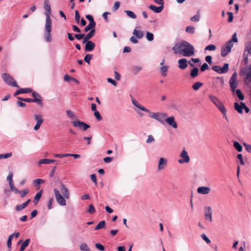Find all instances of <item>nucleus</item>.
I'll return each mask as SVG.
<instances>
[{
  "mask_svg": "<svg viewBox=\"0 0 251 251\" xmlns=\"http://www.w3.org/2000/svg\"><path fill=\"white\" fill-rule=\"evenodd\" d=\"M244 52L248 54H251V41H248L246 43Z\"/></svg>",
  "mask_w": 251,
  "mask_h": 251,
  "instance_id": "c85d7f7f",
  "label": "nucleus"
},
{
  "mask_svg": "<svg viewBox=\"0 0 251 251\" xmlns=\"http://www.w3.org/2000/svg\"><path fill=\"white\" fill-rule=\"evenodd\" d=\"M125 12L126 13L127 16L131 18L132 19H136V15L131 11L127 10L125 11Z\"/></svg>",
  "mask_w": 251,
  "mask_h": 251,
  "instance_id": "49530a36",
  "label": "nucleus"
},
{
  "mask_svg": "<svg viewBox=\"0 0 251 251\" xmlns=\"http://www.w3.org/2000/svg\"><path fill=\"white\" fill-rule=\"evenodd\" d=\"M146 38L149 41H152L154 39L153 34L152 33L150 32L149 31H147L146 33Z\"/></svg>",
  "mask_w": 251,
  "mask_h": 251,
  "instance_id": "a18cd8bd",
  "label": "nucleus"
},
{
  "mask_svg": "<svg viewBox=\"0 0 251 251\" xmlns=\"http://www.w3.org/2000/svg\"><path fill=\"white\" fill-rule=\"evenodd\" d=\"M80 16L79 14V12L77 10H75V20L76 22L78 23L80 21Z\"/></svg>",
  "mask_w": 251,
  "mask_h": 251,
  "instance_id": "bf43d9fd",
  "label": "nucleus"
},
{
  "mask_svg": "<svg viewBox=\"0 0 251 251\" xmlns=\"http://www.w3.org/2000/svg\"><path fill=\"white\" fill-rule=\"evenodd\" d=\"M203 85V83L200 82H195L193 85L192 86V88L194 90L197 91Z\"/></svg>",
  "mask_w": 251,
  "mask_h": 251,
  "instance_id": "72a5a7b5",
  "label": "nucleus"
},
{
  "mask_svg": "<svg viewBox=\"0 0 251 251\" xmlns=\"http://www.w3.org/2000/svg\"><path fill=\"white\" fill-rule=\"evenodd\" d=\"M95 34V29H92L91 30L90 32H89L85 36H84V38L82 40V43L83 44L89 41V39H91Z\"/></svg>",
  "mask_w": 251,
  "mask_h": 251,
  "instance_id": "a211bd4d",
  "label": "nucleus"
},
{
  "mask_svg": "<svg viewBox=\"0 0 251 251\" xmlns=\"http://www.w3.org/2000/svg\"><path fill=\"white\" fill-rule=\"evenodd\" d=\"M44 8L46 10V23L45 28L44 37L45 40L50 42L52 40L51 31L52 30V20L50 18L51 7L49 0H45Z\"/></svg>",
  "mask_w": 251,
  "mask_h": 251,
  "instance_id": "f257e3e1",
  "label": "nucleus"
},
{
  "mask_svg": "<svg viewBox=\"0 0 251 251\" xmlns=\"http://www.w3.org/2000/svg\"><path fill=\"white\" fill-rule=\"evenodd\" d=\"M95 246L98 250L103 251L104 250V247L101 244L97 243L95 244Z\"/></svg>",
  "mask_w": 251,
  "mask_h": 251,
  "instance_id": "774afa93",
  "label": "nucleus"
},
{
  "mask_svg": "<svg viewBox=\"0 0 251 251\" xmlns=\"http://www.w3.org/2000/svg\"><path fill=\"white\" fill-rule=\"evenodd\" d=\"M244 146L246 151L248 152L251 153V145L248 144L247 143H244Z\"/></svg>",
  "mask_w": 251,
  "mask_h": 251,
  "instance_id": "69168bd1",
  "label": "nucleus"
},
{
  "mask_svg": "<svg viewBox=\"0 0 251 251\" xmlns=\"http://www.w3.org/2000/svg\"><path fill=\"white\" fill-rule=\"evenodd\" d=\"M216 46L214 45L211 44L206 47L205 50H216Z\"/></svg>",
  "mask_w": 251,
  "mask_h": 251,
  "instance_id": "3c124183",
  "label": "nucleus"
},
{
  "mask_svg": "<svg viewBox=\"0 0 251 251\" xmlns=\"http://www.w3.org/2000/svg\"><path fill=\"white\" fill-rule=\"evenodd\" d=\"M105 226V222L104 221H100L98 225L95 227V230H97L102 228H104Z\"/></svg>",
  "mask_w": 251,
  "mask_h": 251,
  "instance_id": "e433bc0d",
  "label": "nucleus"
},
{
  "mask_svg": "<svg viewBox=\"0 0 251 251\" xmlns=\"http://www.w3.org/2000/svg\"><path fill=\"white\" fill-rule=\"evenodd\" d=\"M66 113L69 116V117L71 119L74 120L76 119V116L71 110H67L66 111Z\"/></svg>",
  "mask_w": 251,
  "mask_h": 251,
  "instance_id": "79ce46f5",
  "label": "nucleus"
},
{
  "mask_svg": "<svg viewBox=\"0 0 251 251\" xmlns=\"http://www.w3.org/2000/svg\"><path fill=\"white\" fill-rule=\"evenodd\" d=\"M218 109L221 112V113L223 115V117L226 119V120L228 122V118L226 116V109L224 105L223 102L221 103L218 107H217Z\"/></svg>",
  "mask_w": 251,
  "mask_h": 251,
  "instance_id": "b1692460",
  "label": "nucleus"
},
{
  "mask_svg": "<svg viewBox=\"0 0 251 251\" xmlns=\"http://www.w3.org/2000/svg\"><path fill=\"white\" fill-rule=\"evenodd\" d=\"M53 201V199L52 198H50L48 203V207L49 209H51L52 208V204Z\"/></svg>",
  "mask_w": 251,
  "mask_h": 251,
  "instance_id": "052dcab7",
  "label": "nucleus"
},
{
  "mask_svg": "<svg viewBox=\"0 0 251 251\" xmlns=\"http://www.w3.org/2000/svg\"><path fill=\"white\" fill-rule=\"evenodd\" d=\"M182 159H178V162L179 163H188L190 161V158L185 150H183L180 155Z\"/></svg>",
  "mask_w": 251,
  "mask_h": 251,
  "instance_id": "f8f14e48",
  "label": "nucleus"
},
{
  "mask_svg": "<svg viewBox=\"0 0 251 251\" xmlns=\"http://www.w3.org/2000/svg\"><path fill=\"white\" fill-rule=\"evenodd\" d=\"M93 55L87 54L84 57V61L87 62L88 64H90V60L92 58Z\"/></svg>",
  "mask_w": 251,
  "mask_h": 251,
  "instance_id": "8fccbe9b",
  "label": "nucleus"
},
{
  "mask_svg": "<svg viewBox=\"0 0 251 251\" xmlns=\"http://www.w3.org/2000/svg\"><path fill=\"white\" fill-rule=\"evenodd\" d=\"M72 124L74 126L81 128L84 131H86L90 127L88 125L80 121L72 122Z\"/></svg>",
  "mask_w": 251,
  "mask_h": 251,
  "instance_id": "9d476101",
  "label": "nucleus"
},
{
  "mask_svg": "<svg viewBox=\"0 0 251 251\" xmlns=\"http://www.w3.org/2000/svg\"><path fill=\"white\" fill-rule=\"evenodd\" d=\"M184 41L181 42L180 44L176 45L173 48V50L175 54H181L182 55V51L183 47H184Z\"/></svg>",
  "mask_w": 251,
  "mask_h": 251,
  "instance_id": "4468645a",
  "label": "nucleus"
},
{
  "mask_svg": "<svg viewBox=\"0 0 251 251\" xmlns=\"http://www.w3.org/2000/svg\"><path fill=\"white\" fill-rule=\"evenodd\" d=\"M13 173L12 172H10L7 177V180L8 181L9 183H11L13 182Z\"/></svg>",
  "mask_w": 251,
  "mask_h": 251,
  "instance_id": "4d7b16f0",
  "label": "nucleus"
},
{
  "mask_svg": "<svg viewBox=\"0 0 251 251\" xmlns=\"http://www.w3.org/2000/svg\"><path fill=\"white\" fill-rule=\"evenodd\" d=\"M30 200H28L26 202H24V203L21 204V205H17L16 206V210L18 211H21L22 209H24L25 207L27 206L28 203L30 202Z\"/></svg>",
  "mask_w": 251,
  "mask_h": 251,
  "instance_id": "bb28decb",
  "label": "nucleus"
},
{
  "mask_svg": "<svg viewBox=\"0 0 251 251\" xmlns=\"http://www.w3.org/2000/svg\"><path fill=\"white\" fill-rule=\"evenodd\" d=\"M169 68V66H163L160 68V73L162 76L165 77L167 75V72Z\"/></svg>",
  "mask_w": 251,
  "mask_h": 251,
  "instance_id": "473e14b6",
  "label": "nucleus"
},
{
  "mask_svg": "<svg viewBox=\"0 0 251 251\" xmlns=\"http://www.w3.org/2000/svg\"><path fill=\"white\" fill-rule=\"evenodd\" d=\"M147 112L149 114V116L151 118L158 121L159 122H160L162 124H164V120L167 117V114L165 113H162V112L153 113V112H151L150 110H149V112Z\"/></svg>",
  "mask_w": 251,
  "mask_h": 251,
  "instance_id": "0eeeda50",
  "label": "nucleus"
},
{
  "mask_svg": "<svg viewBox=\"0 0 251 251\" xmlns=\"http://www.w3.org/2000/svg\"><path fill=\"white\" fill-rule=\"evenodd\" d=\"M34 119L37 122L36 125L34 127L35 130H37L40 128L41 124L43 123L44 120L43 116L40 114H35L34 115Z\"/></svg>",
  "mask_w": 251,
  "mask_h": 251,
  "instance_id": "9b49d317",
  "label": "nucleus"
},
{
  "mask_svg": "<svg viewBox=\"0 0 251 251\" xmlns=\"http://www.w3.org/2000/svg\"><path fill=\"white\" fill-rule=\"evenodd\" d=\"M164 121H165L168 124L172 126L173 128H176L177 127V123L175 121L174 116H171L166 119L165 118Z\"/></svg>",
  "mask_w": 251,
  "mask_h": 251,
  "instance_id": "2eb2a0df",
  "label": "nucleus"
},
{
  "mask_svg": "<svg viewBox=\"0 0 251 251\" xmlns=\"http://www.w3.org/2000/svg\"><path fill=\"white\" fill-rule=\"evenodd\" d=\"M242 103L243 102H241L240 105H239L237 102H235L234 104V109L240 114L243 113V106H242Z\"/></svg>",
  "mask_w": 251,
  "mask_h": 251,
  "instance_id": "c756f323",
  "label": "nucleus"
},
{
  "mask_svg": "<svg viewBox=\"0 0 251 251\" xmlns=\"http://www.w3.org/2000/svg\"><path fill=\"white\" fill-rule=\"evenodd\" d=\"M12 155V153L11 152L0 154V159L9 158L11 157Z\"/></svg>",
  "mask_w": 251,
  "mask_h": 251,
  "instance_id": "864d4df0",
  "label": "nucleus"
},
{
  "mask_svg": "<svg viewBox=\"0 0 251 251\" xmlns=\"http://www.w3.org/2000/svg\"><path fill=\"white\" fill-rule=\"evenodd\" d=\"M17 98L20 100L27 102H34V101H37V100H33L30 98H22L20 97H18Z\"/></svg>",
  "mask_w": 251,
  "mask_h": 251,
  "instance_id": "37998d69",
  "label": "nucleus"
},
{
  "mask_svg": "<svg viewBox=\"0 0 251 251\" xmlns=\"http://www.w3.org/2000/svg\"><path fill=\"white\" fill-rule=\"evenodd\" d=\"M184 47L182 51V55L185 57H190L194 55L195 48L193 45L186 41H184Z\"/></svg>",
  "mask_w": 251,
  "mask_h": 251,
  "instance_id": "39448f33",
  "label": "nucleus"
},
{
  "mask_svg": "<svg viewBox=\"0 0 251 251\" xmlns=\"http://www.w3.org/2000/svg\"><path fill=\"white\" fill-rule=\"evenodd\" d=\"M95 208L93 205V204H91L89 205V208L87 210V212L91 214H94L95 212Z\"/></svg>",
  "mask_w": 251,
  "mask_h": 251,
  "instance_id": "09e8293b",
  "label": "nucleus"
},
{
  "mask_svg": "<svg viewBox=\"0 0 251 251\" xmlns=\"http://www.w3.org/2000/svg\"><path fill=\"white\" fill-rule=\"evenodd\" d=\"M1 77L3 80L8 85L19 87V86L17 85V83L16 80L13 78L12 76H11L9 74L7 73H3L1 75Z\"/></svg>",
  "mask_w": 251,
  "mask_h": 251,
  "instance_id": "423d86ee",
  "label": "nucleus"
},
{
  "mask_svg": "<svg viewBox=\"0 0 251 251\" xmlns=\"http://www.w3.org/2000/svg\"><path fill=\"white\" fill-rule=\"evenodd\" d=\"M212 211L211 207L206 206L204 208V217L206 220H209L210 222H212Z\"/></svg>",
  "mask_w": 251,
  "mask_h": 251,
  "instance_id": "ddd939ff",
  "label": "nucleus"
},
{
  "mask_svg": "<svg viewBox=\"0 0 251 251\" xmlns=\"http://www.w3.org/2000/svg\"><path fill=\"white\" fill-rule=\"evenodd\" d=\"M38 164H49V159H42L39 160Z\"/></svg>",
  "mask_w": 251,
  "mask_h": 251,
  "instance_id": "6e6d98bb",
  "label": "nucleus"
},
{
  "mask_svg": "<svg viewBox=\"0 0 251 251\" xmlns=\"http://www.w3.org/2000/svg\"><path fill=\"white\" fill-rule=\"evenodd\" d=\"M30 242V239H27L25 240L23 243L22 244V246L20 247V251H24L25 248L28 246L29 243Z\"/></svg>",
  "mask_w": 251,
  "mask_h": 251,
  "instance_id": "f704fd0d",
  "label": "nucleus"
},
{
  "mask_svg": "<svg viewBox=\"0 0 251 251\" xmlns=\"http://www.w3.org/2000/svg\"><path fill=\"white\" fill-rule=\"evenodd\" d=\"M32 96L34 98L33 100H37V101H34V102H37L41 106L43 105L42 98L39 93L33 92L32 93Z\"/></svg>",
  "mask_w": 251,
  "mask_h": 251,
  "instance_id": "4be33fe9",
  "label": "nucleus"
},
{
  "mask_svg": "<svg viewBox=\"0 0 251 251\" xmlns=\"http://www.w3.org/2000/svg\"><path fill=\"white\" fill-rule=\"evenodd\" d=\"M237 75L236 72H234L231 75L229 79V83L230 87V90L233 93L235 91L236 94L239 100H243L244 99V96L242 93L241 91L239 89H237L235 91V89L238 86V82L237 81Z\"/></svg>",
  "mask_w": 251,
  "mask_h": 251,
  "instance_id": "f03ea898",
  "label": "nucleus"
},
{
  "mask_svg": "<svg viewBox=\"0 0 251 251\" xmlns=\"http://www.w3.org/2000/svg\"><path fill=\"white\" fill-rule=\"evenodd\" d=\"M133 34L135 35L138 39H141L144 36V32L142 31L135 29L133 31Z\"/></svg>",
  "mask_w": 251,
  "mask_h": 251,
  "instance_id": "2f4dec72",
  "label": "nucleus"
},
{
  "mask_svg": "<svg viewBox=\"0 0 251 251\" xmlns=\"http://www.w3.org/2000/svg\"><path fill=\"white\" fill-rule=\"evenodd\" d=\"M29 193L28 189H23L21 192L20 191L21 198H24Z\"/></svg>",
  "mask_w": 251,
  "mask_h": 251,
  "instance_id": "603ef678",
  "label": "nucleus"
},
{
  "mask_svg": "<svg viewBox=\"0 0 251 251\" xmlns=\"http://www.w3.org/2000/svg\"><path fill=\"white\" fill-rule=\"evenodd\" d=\"M45 182V181L43 179H40V178H37V179H35L34 181H33V183L35 184V186L36 187H38V186H39L41 184H43Z\"/></svg>",
  "mask_w": 251,
  "mask_h": 251,
  "instance_id": "c03bdc74",
  "label": "nucleus"
},
{
  "mask_svg": "<svg viewBox=\"0 0 251 251\" xmlns=\"http://www.w3.org/2000/svg\"><path fill=\"white\" fill-rule=\"evenodd\" d=\"M80 249L82 251H90L88 245L85 243H82L80 245Z\"/></svg>",
  "mask_w": 251,
  "mask_h": 251,
  "instance_id": "ea45409f",
  "label": "nucleus"
},
{
  "mask_svg": "<svg viewBox=\"0 0 251 251\" xmlns=\"http://www.w3.org/2000/svg\"><path fill=\"white\" fill-rule=\"evenodd\" d=\"M32 91V89L27 88H24V89H20L17 91L15 92L14 93V96H16L20 94H24V93H29Z\"/></svg>",
  "mask_w": 251,
  "mask_h": 251,
  "instance_id": "393cba45",
  "label": "nucleus"
},
{
  "mask_svg": "<svg viewBox=\"0 0 251 251\" xmlns=\"http://www.w3.org/2000/svg\"><path fill=\"white\" fill-rule=\"evenodd\" d=\"M228 64L225 63L224 64L223 67L222 68H221L219 66H213L212 67V69L219 73V74H225L228 72Z\"/></svg>",
  "mask_w": 251,
  "mask_h": 251,
  "instance_id": "6e6552de",
  "label": "nucleus"
},
{
  "mask_svg": "<svg viewBox=\"0 0 251 251\" xmlns=\"http://www.w3.org/2000/svg\"><path fill=\"white\" fill-rule=\"evenodd\" d=\"M53 191L55 198L58 203L61 205H65L66 202L65 198L60 194L58 190L57 189H54Z\"/></svg>",
  "mask_w": 251,
  "mask_h": 251,
  "instance_id": "1a4fd4ad",
  "label": "nucleus"
},
{
  "mask_svg": "<svg viewBox=\"0 0 251 251\" xmlns=\"http://www.w3.org/2000/svg\"><path fill=\"white\" fill-rule=\"evenodd\" d=\"M167 160L166 159L161 157L160 158L158 165V170H161L163 169L167 165Z\"/></svg>",
  "mask_w": 251,
  "mask_h": 251,
  "instance_id": "6ab92c4d",
  "label": "nucleus"
},
{
  "mask_svg": "<svg viewBox=\"0 0 251 251\" xmlns=\"http://www.w3.org/2000/svg\"><path fill=\"white\" fill-rule=\"evenodd\" d=\"M237 159L238 160H239L240 164L242 165H244L245 163H244V162L243 161V157H242V155L241 154H238L237 155Z\"/></svg>",
  "mask_w": 251,
  "mask_h": 251,
  "instance_id": "338daca9",
  "label": "nucleus"
},
{
  "mask_svg": "<svg viewBox=\"0 0 251 251\" xmlns=\"http://www.w3.org/2000/svg\"><path fill=\"white\" fill-rule=\"evenodd\" d=\"M96 25V24L94 23H89L85 28L84 31L85 32H88L90 29H95V26Z\"/></svg>",
  "mask_w": 251,
  "mask_h": 251,
  "instance_id": "4c0bfd02",
  "label": "nucleus"
},
{
  "mask_svg": "<svg viewBox=\"0 0 251 251\" xmlns=\"http://www.w3.org/2000/svg\"><path fill=\"white\" fill-rule=\"evenodd\" d=\"M199 75V69L197 67L193 68L190 72V75L191 77L195 78Z\"/></svg>",
  "mask_w": 251,
  "mask_h": 251,
  "instance_id": "7c9ffc66",
  "label": "nucleus"
},
{
  "mask_svg": "<svg viewBox=\"0 0 251 251\" xmlns=\"http://www.w3.org/2000/svg\"><path fill=\"white\" fill-rule=\"evenodd\" d=\"M208 69H209V67H208V65L206 63H204L201 66V71L202 72H204L205 70H208Z\"/></svg>",
  "mask_w": 251,
  "mask_h": 251,
  "instance_id": "680f3d73",
  "label": "nucleus"
},
{
  "mask_svg": "<svg viewBox=\"0 0 251 251\" xmlns=\"http://www.w3.org/2000/svg\"><path fill=\"white\" fill-rule=\"evenodd\" d=\"M154 141V138H153V137L152 135H148V139L146 141V142L147 143H152Z\"/></svg>",
  "mask_w": 251,
  "mask_h": 251,
  "instance_id": "e2e57ef3",
  "label": "nucleus"
},
{
  "mask_svg": "<svg viewBox=\"0 0 251 251\" xmlns=\"http://www.w3.org/2000/svg\"><path fill=\"white\" fill-rule=\"evenodd\" d=\"M233 146L238 151L241 152L242 151V147L238 142H234Z\"/></svg>",
  "mask_w": 251,
  "mask_h": 251,
  "instance_id": "a19ab883",
  "label": "nucleus"
},
{
  "mask_svg": "<svg viewBox=\"0 0 251 251\" xmlns=\"http://www.w3.org/2000/svg\"><path fill=\"white\" fill-rule=\"evenodd\" d=\"M233 42H238L236 33H234L231 39L229 41L226 42L225 45L222 48L221 55L222 56H226L227 54L231 51V50L233 46V44L232 43Z\"/></svg>",
  "mask_w": 251,
  "mask_h": 251,
  "instance_id": "7ed1b4c3",
  "label": "nucleus"
},
{
  "mask_svg": "<svg viewBox=\"0 0 251 251\" xmlns=\"http://www.w3.org/2000/svg\"><path fill=\"white\" fill-rule=\"evenodd\" d=\"M86 18L89 21V23H94L96 24L94 20L93 17L91 15H87L86 16Z\"/></svg>",
  "mask_w": 251,
  "mask_h": 251,
  "instance_id": "0e129e2a",
  "label": "nucleus"
},
{
  "mask_svg": "<svg viewBox=\"0 0 251 251\" xmlns=\"http://www.w3.org/2000/svg\"><path fill=\"white\" fill-rule=\"evenodd\" d=\"M211 189L208 187L201 186L197 189V192L199 194L206 195L209 193Z\"/></svg>",
  "mask_w": 251,
  "mask_h": 251,
  "instance_id": "f3484780",
  "label": "nucleus"
},
{
  "mask_svg": "<svg viewBox=\"0 0 251 251\" xmlns=\"http://www.w3.org/2000/svg\"><path fill=\"white\" fill-rule=\"evenodd\" d=\"M178 63V68L180 69L184 70L188 67V61L185 58L179 59Z\"/></svg>",
  "mask_w": 251,
  "mask_h": 251,
  "instance_id": "dca6fc26",
  "label": "nucleus"
},
{
  "mask_svg": "<svg viewBox=\"0 0 251 251\" xmlns=\"http://www.w3.org/2000/svg\"><path fill=\"white\" fill-rule=\"evenodd\" d=\"M42 194V190L36 194V195L34 197V200L35 204H37L38 202L40 200V199L41 198Z\"/></svg>",
  "mask_w": 251,
  "mask_h": 251,
  "instance_id": "c9c22d12",
  "label": "nucleus"
},
{
  "mask_svg": "<svg viewBox=\"0 0 251 251\" xmlns=\"http://www.w3.org/2000/svg\"><path fill=\"white\" fill-rule=\"evenodd\" d=\"M85 50L86 51H91L93 50L95 47V44L92 41H88L85 43Z\"/></svg>",
  "mask_w": 251,
  "mask_h": 251,
  "instance_id": "aec40b11",
  "label": "nucleus"
},
{
  "mask_svg": "<svg viewBox=\"0 0 251 251\" xmlns=\"http://www.w3.org/2000/svg\"><path fill=\"white\" fill-rule=\"evenodd\" d=\"M195 27L192 26H188L186 28V31L187 33L193 34L195 32Z\"/></svg>",
  "mask_w": 251,
  "mask_h": 251,
  "instance_id": "de8ad7c7",
  "label": "nucleus"
},
{
  "mask_svg": "<svg viewBox=\"0 0 251 251\" xmlns=\"http://www.w3.org/2000/svg\"><path fill=\"white\" fill-rule=\"evenodd\" d=\"M190 20L192 22H197L199 21V20H200V10H199L198 11L197 15L192 17L190 18Z\"/></svg>",
  "mask_w": 251,
  "mask_h": 251,
  "instance_id": "58836bf2",
  "label": "nucleus"
},
{
  "mask_svg": "<svg viewBox=\"0 0 251 251\" xmlns=\"http://www.w3.org/2000/svg\"><path fill=\"white\" fill-rule=\"evenodd\" d=\"M149 8L150 9L153 11L155 13H159L162 10L163 7V6L157 7L154 5H151L149 6Z\"/></svg>",
  "mask_w": 251,
  "mask_h": 251,
  "instance_id": "cd10ccee",
  "label": "nucleus"
},
{
  "mask_svg": "<svg viewBox=\"0 0 251 251\" xmlns=\"http://www.w3.org/2000/svg\"><path fill=\"white\" fill-rule=\"evenodd\" d=\"M208 97L216 107H218L222 103L217 97L214 96L210 95Z\"/></svg>",
  "mask_w": 251,
  "mask_h": 251,
  "instance_id": "412c9836",
  "label": "nucleus"
},
{
  "mask_svg": "<svg viewBox=\"0 0 251 251\" xmlns=\"http://www.w3.org/2000/svg\"><path fill=\"white\" fill-rule=\"evenodd\" d=\"M94 115L98 121H100L102 119V117L98 111H94Z\"/></svg>",
  "mask_w": 251,
  "mask_h": 251,
  "instance_id": "13d9d810",
  "label": "nucleus"
},
{
  "mask_svg": "<svg viewBox=\"0 0 251 251\" xmlns=\"http://www.w3.org/2000/svg\"><path fill=\"white\" fill-rule=\"evenodd\" d=\"M241 76L243 77L246 85L251 86V65L242 68L240 72Z\"/></svg>",
  "mask_w": 251,
  "mask_h": 251,
  "instance_id": "20e7f679",
  "label": "nucleus"
},
{
  "mask_svg": "<svg viewBox=\"0 0 251 251\" xmlns=\"http://www.w3.org/2000/svg\"><path fill=\"white\" fill-rule=\"evenodd\" d=\"M132 103L134 105H135L136 107H137V108H138L139 109H140V110L143 111H145V112H149V110L144 107H143V106L140 105L139 103H138V102L134 100V99H132Z\"/></svg>",
  "mask_w": 251,
  "mask_h": 251,
  "instance_id": "a878e982",
  "label": "nucleus"
},
{
  "mask_svg": "<svg viewBox=\"0 0 251 251\" xmlns=\"http://www.w3.org/2000/svg\"><path fill=\"white\" fill-rule=\"evenodd\" d=\"M201 237L202 239L204 240L206 243L209 244L211 243V241L210 239L206 236L205 234H202L201 235Z\"/></svg>",
  "mask_w": 251,
  "mask_h": 251,
  "instance_id": "5fc2aeb1",
  "label": "nucleus"
},
{
  "mask_svg": "<svg viewBox=\"0 0 251 251\" xmlns=\"http://www.w3.org/2000/svg\"><path fill=\"white\" fill-rule=\"evenodd\" d=\"M60 191L65 198L68 199L69 198L70 193L69 190L63 184H61Z\"/></svg>",
  "mask_w": 251,
  "mask_h": 251,
  "instance_id": "5701e85b",
  "label": "nucleus"
}]
</instances>
